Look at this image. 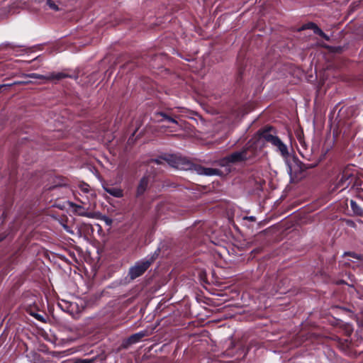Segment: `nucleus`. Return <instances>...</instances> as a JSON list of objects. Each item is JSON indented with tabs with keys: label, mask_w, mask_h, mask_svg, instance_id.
Returning a JSON list of instances; mask_svg holds the SVG:
<instances>
[{
	"label": "nucleus",
	"mask_w": 363,
	"mask_h": 363,
	"mask_svg": "<svg viewBox=\"0 0 363 363\" xmlns=\"http://www.w3.org/2000/svg\"><path fill=\"white\" fill-rule=\"evenodd\" d=\"M345 264H350V263L348 262H345Z\"/></svg>",
	"instance_id": "cd10ccee"
},
{
	"label": "nucleus",
	"mask_w": 363,
	"mask_h": 363,
	"mask_svg": "<svg viewBox=\"0 0 363 363\" xmlns=\"http://www.w3.org/2000/svg\"><path fill=\"white\" fill-rule=\"evenodd\" d=\"M57 305L62 311L68 313H73L76 306V303L63 299L60 300Z\"/></svg>",
	"instance_id": "9d476101"
},
{
	"label": "nucleus",
	"mask_w": 363,
	"mask_h": 363,
	"mask_svg": "<svg viewBox=\"0 0 363 363\" xmlns=\"http://www.w3.org/2000/svg\"><path fill=\"white\" fill-rule=\"evenodd\" d=\"M162 160L169 165L178 169L187 170L191 167V163L186 159L174 155H160V166L164 165Z\"/></svg>",
	"instance_id": "20e7f679"
},
{
	"label": "nucleus",
	"mask_w": 363,
	"mask_h": 363,
	"mask_svg": "<svg viewBox=\"0 0 363 363\" xmlns=\"http://www.w3.org/2000/svg\"><path fill=\"white\" fill-rule=\"evenodd\" d=\"M354 180V175L349 169H345L338 177L334 189L342 191L347 189Z\"/></svg>",
	"instance_id": "39448f33"
},
{
	"label": "nucleus",
	"mask_w": 363,
	"mask_h": 363,
	"mask_svg": "<svg viewBox=\"0 0 363 363\" xmlns=\"http://www.w3.org/2000/svg\"><path fill=\"white\" fill-rule=\"evenodd\" d=\"M154 161L157 163V164H159V159L158 158H156L154 160Z\"/></svg>",
	"instance_id": "bb28decb"
},
{
	"label": "nucleus",
	"mask_w": 363,
	"mask_h": 363,
	"mask_svg": "<svg viewBox=\"0 0 363 363\" xmlns=\"http://www.w3.org/2000/svg\"><path fill=\"white\" fill-rule=\"evenodd\" d=\"M28 77L33 79H45L48 81H59L67 77H72V76L68 75L64 72H50L45 75L39 74L37 73H31L29 74Z\"/></svg>",
	"instance_id": "423d86ee"
},
{
	"label": "nucleus",
	"mask_w": 363,
	"mask_h": 363,
	"mask_svg": "<svg viewBox=\"0 0 363 363\" xmlns=\"http://www.w3.org/2000/svg\"><path fill=\"white\" fill-rule=\"evenodd\" d=\"M362 189H363V183L362 184Z\"/></svg>",
	"instance_id": "c85d7f7f"
},
{
	"label": "nucleus",
	"mask_w": 363,
	"mask_h": 363,
	"mask_svg": "<svg viewBox=\"0 0 363 363\" xmlns=\"http://www.w3.org/2000/svg\"><path fill=\"white\" fill-rule=\"evenodd\" d=\"M5 45L9 47V49L13 50H14V49L16 48H23V46H21V45H13V43H6Z\"/></svg>",
	"instance_id": "6ab92c4d"
},
{
	"label": "nucleus",
	"mask_w": 363,
	"mask_h": 363,
	"mask_svg": "<svg viewBox=\"0 0 363 363\" xmlns=\"http://www.w3.org/2000/svg\"><path fill=\"white\" fill-rule=\"evenodd\" d=\"M260 138L270 143L277 151H279L282 157H286L289 155V151L286 145L276 135L272 133V128H266L261 131Z\"/></svg>",
	"instance_id": "7ed1b4c3"
},
{
	"label": "nucleus",
	"mask_w": 363,
	"mask_h": 363,
	"mask_svg": "<svg viewBox=\"0 0 363 363\" xmlns=\"http://www.w3.org/2000/svg\"><path fill=\"white\" fill-rule=\"evenodd\" d=\"M289 174L291 175L292 174V172H293V170H292V167L291 165L289 164Z\"/></svg>",
	"instance_id": "393cba45"
},
{
	"label": "nucleus",
	"mask_w": 363,
	"mask_h": 363,
	"mask_svg": "<svg viewBox=\"0 0 363 363\" xmlns=\"http://www.w3.org/2000/svg\"><path fill=\"white\" fill-rule=\"evenodd\" d=\"M298 142H299V144H300L301 147L303 149H304V150H305V148H306V143H305V141H304L303 138L301 136H300V135H299V136L298 137Z\"/></svg>",
	"instance_id": "aec40b11"
},
{
	"label": "nucleus",
	"mask_w": 363,
	"mask_h": 363,
	"mask_svg": "<svg viewBox=\"0 0 363 363\" xmlns=\"http://www.w3.org/2000/svg\"><path fill=\"white\" fill-rule=\"evenodd\" d=\"M253 155L252 151L249 147H245L240 151L234 152L229 155L218 160V164L221 167H229L232 164L242 162L250 159Z\"/></svg>",
	"instance_id": "f03ea898"
},
{
	"label": "nucleus",
	"mask_w": 363,
	"mask_h": 363,
	"mask_svg": "<svg viewBox=\"0 0 363 363\" xmlns=\"http://www.w3.org/2000/svg\"><path fill=\"white\" fill-rule=\"evenodd\" d=\"M64 228L65 229V230H66L67 233H70V234H74L73 230H72L70 229V228H69V227H68V226H67V225H64Z\"/></svg>",
	"instance_id": "4be33fe9"
},
{
	"label": "nucleus",
	"mask_w": 363,
	"mask_h": 363,
	"mask_svg": "<svg viewBox=\"0 0 363 363\" xmlns=\"http://www.w3.org/2000/svg\"><path fill=\"white\" fill-rule=\"evenodd\" d=\"M350 206L354 213L358 215H361L362 213V210L358 206L355 201L352 200L350 201Z\"/></svg>",
	"instance_id": "2eb2a0df"
},
{
	"label": "nucleus",
	"mask_w": 363,
	"mask_h": 363,
	"mask_svg": "<svg viewBox=\"0 0 363 363\" xmlns=\"http://www.w3.org/2000/svg\"><path fill=\"white\" fill-rule=\"evenodd\" d=\"M79 189L80 190L84 192V193H89V191H90V186L89 184H86V183H83V184H81L79 185Z\"/></svg>",
	"instance_id": "f3484780"
},
{
	"label": "nucleus",
	"mask_w": 363,
	"mask_h": 363,
	"mask_svg": "<svg viewBox=\"0 0 363 363\" xmlns=\"http://www.w3.org/2000/svg\"><path fill=\"white\" fill-rule=\"evenodd\" d=\"M299 152H300V154H301L303 157L308 159V155H307L306 154H305L303 151H301V150H299Z\"/></svg>",
	"instance_id": "b1692460"
},
{
	"label": "nucleus",
	"mask_w": 363,
	"mask_h": 363,
	"mask_svg": "<svg viewBox=\"0 0 363 363\" xmlns=\"http://www.w3.org/2000/svg\"><path fill=\"white\" fill-rule=\"evenodd\" d=\"M104 190L116 198H121L123 196V191L121 188L113 187L109 186H103Z\"/></svg>",
	"instance_id": "9b49d317"
},
{
	"label": "nucleus",
	"mask_w": 363,
	"mask_h": 363,
	"mask_svg": "<svg viewBox=\"0 0 363 363\" xmlns=\"http://www.w3.org/2000/svg\"><path fill=\"white\" fill-rule=\"evenodd\" d=\"M344 256H345V258H347V257H353V258H355L357 259H359V256L356 254L345 253Z\"/></svg>",
	"instance_id": "412c9836"
},
{
	"label": "nucleus",
	"mask_w": 363,
	"mask_h": 363,
	"mask_svg": "<svg viewBox=\"0 0 363 363\" xmlns=\"http://www.w3.org/2000/svg\"><path fill=\"white\" fill-rule=\"evenodd\" d=\"M1 325V323H0V326Z\"/></svg>",
	"instance_id": "c756f323"
},
{
	"label": "nucleus",
	"mask_w": 363,
	"mask_h": 363,
	"mask_svg": "<svg viewBox=\"0 0 363 363\" xmlns=\"http://www.w3.org/2000/svg\"><path fill=\"white\" fill-rule=\"evenodd\" d=\"M160 132L162 131V129L164 128H171L172 130H170V132H173L177 130L179 125H178L177 121L175 119L168 116L167 114L163 113L162 112H160Z\"/></svg>",
	"instance_id": "0eeeda50"
},
{
	"label": "nucleus",
	"mask_w": 363,
	"mask_h": 363,
	"mask_svg": "<svg viewBox=\"0 0 363 363\" xmlns=\"http://www.w3.org/2000/svg\"><path fill=\"white\" fill-rule=\"evenodd\" d=\"M28 82H15L13 83V84H27ZM13 84H1L0 85V90L3 88H5V87H7V86H12Z\"/></svg>",
	"instance_id": "a211bd4d"
},
{
	"label": "nucleus",
	"mask_w": 363,
	"mask_h": 363,
	"mask_svg": "<svg viewBox=\"0 0 363 363\" xmlns=\"http://www.w3.org/2000/svg\"><path fill=\"white\" fill-rule=\"evenodd\" d=\"M158 250L159 247L155 251L153 255H147L143 259L136 262L135 264L129 269L128 276L131 279H135L145 272L157 257V252Z\"/></svg>",
	"instance_id": "f257e3e1"
},
{
	"label": "nucleus",
	"mask_w": 363,
	"mask_h": 363,
	"mask_svg": "<svg viewBox=\"0 0 363 363\" xmlns=\"http://www.w3.org/2000/svg\"><path fill=\"white\" fill-rule=\"evenodd\" d=\"M247 219H249L250 220H255V218L253 216H250V217L247 218Z\"/></svg>",
	"instance_id": "a878e982"
},
{
	"label": "nucleus",
	"mask_w": 363,
	"mask_h": 363,
	"mask_svg": "<svg viewBox=\"0 0 363 363\" xmlns=\"http://www.w3.org/2000/svg\"><path fill=\"white\" fill-rule=\"evenodd\" d=\"M74 212L81 216H84L89 218H99L101 216L99 212L87 211L83 206L72 203Z\"/></svg>",
	"instance_id": "1a4fd4ad"
},
{
	"label": "nucleus",
	"mask_w": 363,
	"mask_h": 363,
	"mask_svg": "<svg viewBox=\"0 0 363 363\" xmlns=\"http://www.w3.org/2000/svg\"><path fill=\"white\" fill-rule=\"evenodd\" d=\"M302 29H312L314 33L319 35L322 38H325L326 40H329V37L323 33V31L318 28L315 23H309L304 26H303Z\"/></svg>",
	"instance_id": "ddd939ff"
},
{
	"label": "nucleus",
	"mask_w": 363,
	"mask_h": 363,
	"mask_svg": "<svg viewBox=\"0 0 363 363\" xmlns=\"http://www.w3.org/2000/svg\"><path fill=\"white\" fill-rule=\"evenodd\" d=\"M46 4L49 6V8L53 11H58L59 10V7L58 6L55 4V2L52 0H47L46 1Z\"/></svg>",
	"instance_id": "dca6fc26"
},
{
	"label": "nucleus",
	"mask_w": 363,
	"mask_h": 363,
	"mask_svg": "<svg viewBox=\"0 0 363 363\" xmlns=\"http://www.w3.org/2000/svg\"><path fill=\"white\" fill-rule=\"evenodd\" d=\"M33 316H35L38 320H42L43 319V316L41 315H39V314H32Z\"/></svg>",
	"instance_id": "5701e85b"
},
{
	"label": "nucleus",
	"mask_w": 363,
	"mask_h": 363,
	"mask_svg": "<svg viewBox=\"0 0 363 363\" xmlns=\"http://www.w3.org/2000/svg\"><path fill=\"white\" fill-rule=\"evenodd\" d=\"M195 170L199 174L212 176L219 174L220 171L214 168H206L201 166L195 167Z\"/></svg>",
	"instance_id": "f8f14e48"
},
{
	"label": "nucleus",
	"mask_w": 363,
	"mask_h": 363,
	"mask_svg": "<svg viewBox=\"0 0 363 363\" xmlns=\"http://www.w3.org/2000/svg\"><path fill=\"white\" fill-rule=\"evenodd\" d=\"M148 186V179L146 177H143L138 186L137 191H136V196L139 197L141 195H143L145 191H146Z\"/></svg>",
	"instance_id": "4468645a"
},
{
	"label": "nucleus",
	"mask_w": 363,
	"mask_h": 363,
	"mask_svg": "<svg viewBox=\"0 0 363 363\" xmlns=\"http://www.w3.org/2000/svg\"><path fill=\"white\" fill-rule=\"evenodd\" d=\"M150 334L151 333L147 329L134 333L126 340L124 342V346L128 347L129 345L136 344L141 341L144 337L149 336Z\"/></svg>",
	"instance_id": "6e6552de"
}]
</instances>
